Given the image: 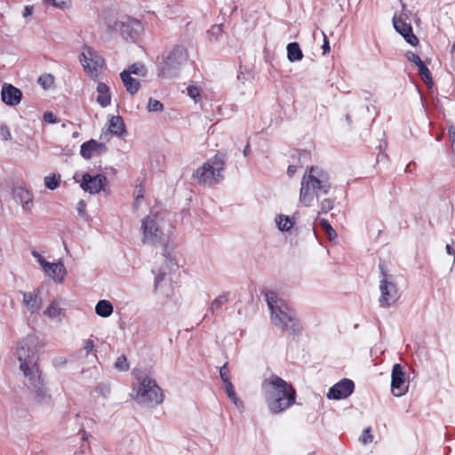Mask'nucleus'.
<instances>
[{
  "label": "nucleus",
  "instance_id": "35",
  "mask_svg": "<svg viewBox=\"0 0 455 455\" xmlns=\"http://www.w3.org/2000/svg\"><path fill=\"white\" fill-rule=\"evenodd\" d=\"M44 2L60 10H68L72 6V0H44Z\"/></svg>",
  "mask_w": 455,
  "mask_h": 455
},
{
  "label": "nucleus",
  "instance_id": "34",
  "mask_svg": "<svg viewBox=\"0 0 455 455\" xmlns=\"http://www.w3.org/2000/svg\"><path fill=\"white\" fill-rule=\"evenodd\" d=\"M124 71L129 72L131 76L132 74L139 76H145L147 75V68L141 63H134V64L131 65L128 68V69H124Z\"/></svg>",
  "mask_w": 455,
  "mask_h": 455
},
{
  "label": "nucleus",
  "instance_id": "24",
  "mask_svg": "<svg viewBox=\"0 0 455 455\" xmlns=\"http://www.w3.org/2000/svg\"><path fill=\"white\" fill-rule=\"evenodd\" d=\"M96 101L101 108H107L111 105L112 95L110 88L103 82H99L96 87Z\"/></svg>",
  "mask_w": 455,
  "mask_h": 455
},
{
  "label": "nucleus",
  "instance_id": "49",
  "mask_svg": "<svg viewBox=\"0 0 455 455\" xmlns=\"http://www.w3.org/2000/svg\"><path fill=\"white\" fill-rule=\"evenodd\" d=\"M44 120L49 124H56L58 122L56 116L52 112H45Z\"/></svg>",
  "mask_w": 455,
  "mask_h": 455
},
{
  "label": "nucleus",
  "instance_id": "48",
  "mask_svg": "<svg viewBox=\"0 0 455 455\" xmlns=\"http://www.w3.org/2000/svg\"><path fill=\"white\" fill-rule=\"evenodd\" d=\"M76 210L80 217L85 216L86 204L84 200H80L77 203Z\"/></svg>",
  "mask_w": 455,
  "mask_h": 455
},
{
  "label": "nucleus",
  "instance_id": "18",
  "mask_svg": "<svg viewBox=\"0 0 455 455\" xmlns=\"http://www.w3.org/2000/svg\"><path fill=\"white\" fill-rule=\"evenodd\" d=\"M355 384L351 379H343L333 385L327 393L330 400L346 399L354 392Z\"/></svg>",
  "mask_w": 455,
  "mask_h": 455
},
{
  "label": "nucleus",
  "instance_id": "39",
  "mask_svg": "<svg viewBox=\"0 0 455 455\" xmlns=\"http://www.w3.org/2000/svg\"><path fill=\"white\" fill-rule=\"evenodd\" d=\"M334 206V201L331 198H324L319 202V214H325L330 212Z\"/></svg>",
  "mask_w": 455,
  "mask_h": 455
},
{
  "label": "nucleus",
  "instance_id": "40",
  "mask_svg": "<svg viewBox=\"0 0 455 455\" xmlns=\"http://www.w3.org/2000/svg\"><path fill=\"white\" fill-rule=\"evenodd\" d=\"M147 109L148 112H162L164 105L158 100L150 98L148 102Z\"/></svg>",
  "mask_w": 455,
  "mask_h": 455
},
{
  "label": "nucleus",
  "instance_id": "26",
  "mask_svg": "<svg viewBox=\"0 0 455 455\" xmlns=\"http://www.w3.org/2000/svg\"><path fill=\"white\" fill-rule=\"evenodd\" d=\"M122 82L130 94H135L140 89V83L137 79L132 77L129 72L122 71L120 74Z\"/></svg>",
  "mask_w": 455,
  "mask_h": 455
},
{
  "label": "nucleus",
  "instance_id": "7",
  "mask_svg": "<svg viewBox=\"0 0 455 455\" xmlns=\"http://www.w3.org/2000/svg\"><path fill=\"white\" fill-rule=\"evenodd\" d=\"M224 165L222 157L215 156L197 168L194 177L199 183L207 185L219 183L223 179Z\"/></svg>",
  "mask_w": 455,
  "mask_h": 455
},
{
  "label": "nucleus",
  "instance_id": "43",
  "mask_svg": "<svg viewBox=\"0 0 455 455\" xmlns=\"http://www.w3.org/2000/svg\"><path fill=\"white\" fill-rule=\"evenodd\" d=\"M188 95L196 102L200 100V89L195 85H189L187 88Z\"/></svg>",
  "mask_w": 455,
  "mask_h": 455
},
{
  "label": "nucleus",
  "instance_id": "21",
  "mask_svg": "<svg viewBox=\"0 0 455 455\" xmlns=\"http://www.w3.org/2000/svg\"><path fill=\"white\" fill-rule=\"evenodd\" d=\"M1 99L7 106L14 107L20 103L22 92L12 84H4L1 90Z\"/></svg>",
  "mask_w": 455,
  "mask_h": 455
},
{
  "label": "nucleus",
  "instance_id": "51",
  "mask_svg": "<svg viewBox=\"0 0 455 455\" xmlns=\"http://www.w3.org/2000/svg\"><path fill=\"white\" fill-rule=\"evenodd\" d=\"M323 44L322 46V49H323V53L326 54L331 51V48H330V44H329L326 35L324 33H323Z\"/></svg>",
  "mask_w": 455,
  "mask_h": 455
},
{
  "label": "nucleus",
  "instance_id": "47",
  "mask_svg": "<svg viewBox=\"0 0 455 455\" xmlns=\"http://www.w3.org/2000/svg\"><path fill=\"white\" fill-rule=\"evenodd\" d=\"M220 376L222 380V383H225L226 380H230L229 372H228V369L227 367V364H224L222 367H220Z\"/></svg>",
  "mask_w": 455,
  "mask_h": 455
},
{
  "label": "nucleus",
  "instance_id": "8",
  "mask_svg": "<svg viewBox=\"0 0 455 455\" xmlns=\"http://www.w3.org/2000/svg\"><path fill=\"white\" fill-rule=\"evenodd\" d=\"M188 60L187 51L183 47L173 48L159 64L158 76L172 78L178 75L181 67Z\"/></svg>",
  "mask_w": 455,
  "mask_h": 455
},
{
  "label": "nucleus",
  "instance_id": "20",
  "mask_svg": "<svg viewBox=\"0 0 455 455\" xmlns=\"http://www.w3.org/2000/svg\"><path fill=\"white\" fill-rule=\"evenodd\" d=\"M393 25L397 33H399L405 41L412 46L418 44L419 40L412 32V28L410 23L405 22L402 18L393 17Z\"/></svg>",
  "mask_w": 455,
  "mask_h": 455
},
{
  "label": "nucleus",
  "instance_id": "15",
  "mask_svg": "<svg viewBox=\"0 0 455 455\" xmlns=\"http://www.w3.org/2000/svg\"><path fill=\"white\" fill-rule=\"evenodd\" d=\"M409 383L406 380V372L400 363H395L391 371V392L393 395L401 397L408 392Z\"/></svg>",
  "mask_w": 455,
  "mask_h": 455
},
{
  "label": "nucleus",
  "instance_id": "12",
  "mask_svg": "<svg viewBox=\"0 0 455 455\" xmlns=\"http://www.w3.org/2000/svg\"><path fill=\"white\" fill-rule=\"evenodd\" d=\"M76 361L82 366L81 372L85 373L90 368L95 367L98 356L95 350V343L91 339L82 341V346L74 355Z\"/></svg>",
  "mask_w": 455,
  "mask_h": 455
},
{
  "label": "nucleus",
  "instance_id": "37",
  "mask_svg": "<svg viewBox=\"0 0 455 455\" xmlns=\"http://www.w3.org/2000/svg\"><path fill=\"white\" fill-rule=\"evenodd\" d=\"M60 175H49L44 177V186L51 190L56 189L60 186Z\"/></svg>",
  "mask_w": 455,
  "mask_h": 455
},
{
  "label": "nucleus",
  "instance_id": "3",
  "mask_svg": "<svg viewBox=\"0 0 455 455\" xmlns=\"http://www.w3.org/2000/svg\"><path fill=\"white\" fill-rule=\"evenodd\" d=\"M331 188L329 173L321 167L309 168L304 174L299 189V203L309 207L315 200L326 196Z\"/></svg>",
  "mask_w": 455,
  "mask_h": 455
},
{
  "label": "nucleus",
  "instance_id": "45",
  "mask_svg": "<svg viewBox=\"0 0 455 455\" xmlns=\"http://www.w3.org/2000/svg\"><path fill=\"white\" fill-rule=\"evenodd\" d=\"M406 58L410 62L415 64L416 67L423 62L419 56L412 52H407Z\"/></svg>",
  "mask_w": 455,
  "mask_h": 455
},
{
  "label": "nucleus",
  "instance_id": "14",
  "mask_svg": "<svg viewBox=\"0 0 455 455\" xmlns=\"http://www.w3.org/2000/svg\"><path fill=\"white\" fill-rule=\"evenodd\" d=\"M78 174L76 173L74 179L76 182L80 183V187L90 194H97L101 190L105 189L107 185V178L104 174L97 173H84L82 175V179H77Z\"/></svg>",
  "mask_w": 455,
  "mask_h": 455
},
{
  "label": "nucleus",
  "instance_id": "4",
  "mask_svg": "<svg viewBox=\"0 0 455 455\" xmlns=\"http://www.w3.org/2000/svg\"><path fill=\"white\" fill-rule=\"evenodd\" d=\"M265 299L271 311V321L275 327L287 333L299 331L300 325L296 314L284 299L274 291H267Z\"/></svg>",
  "mask_w": 455,
  "mask_h": 455
},
{
  "label": "nucleus",
  "instance_id": "1",
  "mask_svg": "<svg viewBox=\"0 0 455 455\" xmlns=\"http://www.w3.org/2000/svg\"><path fill=\"white\" fill-rule=\"evenodd\" d=\"M43 343L38 336L29 334L20 339L15 347L14 355L23 374V384L37 402L51 398L39 368V352Z\"/></svg>",
  "mask_w": 455,
  "mask_h": 455
},
{
  "label": "nucleus",
  "instance_id": "53",
  "mask_svg": "<svg viewBox=\"0 0 455 455\" xmlns=\"http://www.w3.org/2000/svg\"><path fill=\"white\" fill-rule=\"evenodd\" d=\"M297 172V166L295 165H289L287 169V174L289 177L294 176V174Z\"/></svg>",
  "mask_w": 455,
  "mask_h": 455
},
{
  "label": "nucleus",
  "instance_id": "23",
  "mask_svg": "<svg viewBox=\"0 0 455 455\" xmlns=\"http://www.w3.org/2000/svg\"><path fill=\"white\" fill-rule=\"evenodd\" d=\"M33 194L24 187L13 189V199L20 204L24 211H29L33 204Z\"/></svg>",
  "mask_w": 455,
  "mask_h": 455
},
{
  "label": "nucleus",
  "instance_id": "25",
  "mask_svg": "<svg viewBox=\"0 0 455 455\" xmlns=\"http://www.w3.org/2000/svg\"><path fill=\"white\" fill-rule=\"evenodd\" d=\"M108 132L118 137L125 133V125L124 120L119 116H113L108 120Z\"/></svg>",
  "mask_w": 455,
  "mask_h": 455
},
{
  "label": "nucleus",
  "instance_id": "13",
  "mask_svg": "<svg viewBox=\"0 0 455 455\" xmlns=\"http://www.w3.org/2000/svg\"><path fill=\"white\" fill-rule=\"evenodd\" d=\"M114 29L125 40L136 41L143 32L141 22L131 17H124L114 22Z\"/></svg>",
  "mask_w": 455,
  "mask_h": 455
},
{
  "label": "nucleus",
  "instance_id": "36",
  "mask_svg": "<svg viewBox=\"0 0 455 455\" xmlns=\"http://www.w3.org/2000/svg\"><path fill=\"white\" fill-rule=\"evenodd\" d=\"M418 71L419 76H421V79L427 84H432V76L429 69L427 68V66L422 62L418 67Z\"/></svg>",
  "mask_w": 455,
  "mask_h": 455
},
{
  "label": "nucleus",
  "instance_id": "5",
  "mask_svg": "<svg viewBox=\"0 0 455 455\" xmlns=\"http://www.w3.org/2000/svg\"><path fill=\"white\" fill-rule=\"evenodd\" d=\"M131 395L140 405L155 407L164 400V394L156 381L147 375L138 376Z\"/></svg>",
  "mask_w": 455,
  "mask_h": 455
},
{
  "label": "nucleus",
  "instance_id": "16",
  "mask_svg": "<svg viewBox=\"0 0 455 455\" xmlns=\"http://www.w3.org/2000/svg\"><path fill=\"white\" fill-rule=\"evenodd\" d=\"M43 315L52 322L61 323L67 316L65 299L60 297L53 298L44 309Z\"/></svg>",
  "mask_w": 455,
  "mask_h": 455
},
{
  "label": "nucleus",
  "instance_id": "38",
  "mask_svg": "<svg viewBox=\"0 0 455 455\" xmlns=\"http://www.w3.org/2000/svg\"><path fill=\"white\" fill-rule=\"evenodd\" d=\"M38 83L44 89H50L54 84V76L51 74H44L39 76Z\"/></svg>",
  "mask_w": 455,
  "mask_h": 455
},
{
  "label": "nucleus",
  "instance_id": "32",
  "mask_svg": "<svg viewBox=\"0 0 455 455\" xmlns=\"http://www.w3.org/2000/svg\"><path fill=\"white\" fill-rule=\"evenodd\" d=\"M223 33V28L221 24H216L207 30V36L209 41L217 42Z\"/></svg>",
  "mask_w": 455,
  "mask_h": 455
},
{
  "label": "nucleus",
  "instance_id": "22",
  "mask_svg": "<svg viewBox=\"0 0 455 455\" xmlns=\"http://www.w3.org/2000/svg\"><path fill=\"white\" fill-rule=\"evenodd\" d=\"M107 151V147L104 143L98 142L95 140H91L81 145L80 154L85 159H91L95 156H100Z\"/></svg>",
  "mask_w": 455,
  "mask_h": 455
},
{
  "label": "nucleus",
  "instance_id": "2",
  "mask_svg": "<svg viewBox=\"0 0 455 455\" xmlns=\"http://www.w3.org/2000/svg\"><path fill=\"white\" fill-rule=\"evenodd\" d=\"M261 394L268 411L275 415L284 412L296 403L294 387L277 375L262 381Z\"/></svg>",
  "mask_w": 455,
  "mask_h": 455
},
{
  "label": "nucleus",
  "instance_id": "10",
  "mask_svg": "<svg viewBox=\"0 0 455 455\" xmlns=\"http://www.w3.org/2000/svg\"><path fill=\"white\" fill-rule=\"evenodd\" d=\"M32 256L40 265L46 276L56 283H63L68 275V270L61 260L51 263L47 261L38 251H32Z\"/></svg>",
  "mask_w": 455,
  "mask_h": 455
},
{
  "label": "nucleus",
  "instance_id": "6",
  "mask_svg": "<svg viewBox=\"0 0 455 455\" xmlns=\"http://www.w3.org/2000/svg\"><path fill=\"white\" fill-rule=\"evenodd\" d=\"M165 214L156 210L142 219L140 230L142 232L141 241L144 244L156 245L161 243L164 235V220Z\"/></svg>",
  "mask_w": 455,
  "mask_h": 455
},
{
  "label": "nucleus",
  "instance_id": "31",
  "mask_svg": "<svg viewBox=\"0 0 455 455\" xmlns=\"http://www.w3.org/2000/svg\"><path fill=\"white\" fill-rule=\"evenodd\" d=\"M228 301V292H223L216 297L211 303L209 312L213 313L216 309Z\"/></svg>",
  "mask_w": 455,
  "mask_h": 455
},
{
  "label": "nucleus",
  "instance_id": "30",
  "mask_svg": "<svg viewBox=\"0 0 455 455\" xmlns=\"http://www.w3.org/2000/svg\"><path fill=\"white\" fill-rule=\"evenodd\" d=\"M287 58L291 62H295L302 60L303 52L298 43L288 44Z\"/></svg>",
  "mask_w": 455,
  "mask_h": 455
},
{
  "label": "nucleus",
  "instance_id": "19",
  "mask_svg": "<svg viewBox=\"0 0 455 455\" xmlns=\"http://www.w3.org/2000/svg\"><path fill=\"white\" fill-rule=\"evenodd\" d=\"M22 295V305L27 311L33 315L39 312L42 306V298L40 290L35 289L31 291H20Z\"/></svg>",
  "mask_w": 455,
  "mask_h": 455
},
{
  "label": "nucleus",
  "instance_id": "56",
  "mask_svg": "<svg viewBox=\"0 0 455 455\" xmlns=\"http://www.w3.org/2000/svg\"><path fill=\"white\" fill-rule=\"evenodd\" d=\"M451 151H452L453 156L455 157V141L451 143Z\"/></svg>",
  "mask_w": 455,
  "mask_h": 455
},
{
  "label": "nucleus",
  "instance_id": "46",
  "mask_svg": "<svg viewBox=\"0 0 455 455\" xmlns=\"http://www.w3.org/2000/svg\"><path fill=\"white\" fill-rule=\"evenodd\" d=\"M0 135L4 140H10L12 139L11 132L6 125L0 126Z\"/></svg>",
  "mask_w": 455,
  "mask_h": 455
},
{
  "label": "nucleus",
  "instance_id": "41",
  "mask_svg": "<svg viewBox=\"0 0 455 455\" xmlns=\"http://www.w3.org/2000/svg\"><path fill=\"white\" fill-rule=\"evenodd\" d=\"M115 367L121 371H125L129 369L128 360L125 355H122L117 357Z\"/></svg>",
  "mask_w": 455,
  "mask_h": 455
},
{
  "label": "nucleus",
  "instance_id": "29",
  "mask_svg": "<svg viewBox=\"0 0 455 455\" xmlns=\"http://www.w3.org/2000/svg\"><path fill=\"white\" fill-rule=\"evenodd\" d=\"M223 388L228 395V397L231 400L233 404L239 410L243 409V403L237 397L234 386L231 382V380H226L225 383H223Z\"/></svg>",
  "mask_w": 455,
  "mask_h": 455
},
{
  "label": "nucleus",
  "instance_id": "11",
  "mask_svg": "<svg viewBox=\"0 0 455 455\" xmlns=\"http://www.w3.org/2000/svg\"><path fill=\"white\" fill-rule=\"evenodd\" d=\"M379 289L380 291L379 303L381 307H388L398 300L399 292L392 275L382 272Z\"/></svg>",
  "mask_w": 455,
  "mask_h": 455
},
{
  "label": "nucleus",
  "instance_id": "9",
  "mask_svg": "<svg viewBox=\"0 0 455 455\" xmlns=\"http://www.w3.org/2000/svg\"><path fill=\"white\" fill-rule=\"evenodd\" d=\"M80 62L84 71L97 81L105 68V60L102 56L92 47L84 46L80 54Z\"/></svg>",
  "mask_w": 455,
  "mask_h": 455
},
{
  "label": "nucleus",
  "instance_id": "17",
  "mask_svg": "<svg viewBox=\"0 0 455 455\" xmlns=\"http://www.w3.org/2000/svg\"><path fill=\"white\" fill-rule=\"evenodd\" d=\"M169 268L170 267L166 266L164 267H160L157 270H153V273L155 274V290L158 293L164 294L167 297L175 295L171 283L172 280L169 276L170 273L167 272V269Z\"/></svg>",
  "mask_w": 455,
  "mask_h": 455
},
{
  "label": "nucleus",
  "instance_id": "52",
  "mask_svg": "<svg viewBox=\"0 0 455 455\" xmlns=\"http://www.w3.org/2000/svg\"><path fill=\"white\" fill-rule=\"evenodd\" d=\"M448 134H449L451 143L455 142V127L454 126L451 125L448 128Z\"/></svg>",
  "mask_w": 455,
  "mask_h": 455
},
{
  "label": "nucleus",
  "instance_id": "44",
  "mask_svg": "<svg viewBox=\"0 0 455 455\" xmlns=\"http://www.w3.org/2000/svg\"><path fill=\"white\" fill-rule=\"evenodd\" d=\"M95 392L103 397H108L110 395L111 388L108 384H100L97 386Z\"/></svg>",
  "mask_w": 455,
  "mask_h": 455
},
{
  "label": "nucleus",
  "instance_id": "27",
  "mask_svg": "<svg viewBox=\"0 0 455 455\" xmlns=\"http://www.w3.org/2000/svg\"><path fill=\"white\" fill-rule=\"evenodd\" d=\"M275 223L279 231L289 232L295 225V220L288 215L278 214L275 218Z\"/></svg>",
  "mask_w": 455,
  "mask_h": 455
},
{
  "label": "nucleus",
  "instance_id": "28",
  "mask_svg": "<svg viewBox=\"0 0 455 455\" xmlns=\"http://www.w3.org/2000/svg\"><path fill=\"white\" fill-rule=\"evenodd\" d=\"M114 312V307L112 303L107 299H100L95 305V313L97 315L108 318Z\"/></svg>",
  "mask_w": 455,
  "mask_h": 455
},
{
  "label": "nucleus",
  "instance_id": "33",
  "mask_svg": "<svg viewBox=\"0 0 455 455\" xmlns=\"http://www.w3.org/2000/svg\"><path fill=\"white\" fill-rule=\"evenodd\" d=\"M319 224L321 228L325 231L326 235H328L331 241H334L335 239H337L338 235L327 220L321 219L319 220Z\"/></svg>",
  "mask_w": 455,
  "mask_h": 455
},
{
  "label": "nucleus",
  "instance_id": "50",
  "mask_svg": "<svg viewBox=\"0 0 455 455\" xmlns=\"http://www.w3.org/2000/svg\"><path fill=\"white\" fill-rule=\"evenodd\" d=\"M34 11V5H26L22 12L23 18L27 19L30 15H32Z\"/></svg>",
  "mask_w": 455,
  "mask_h": 455
},
{
  "label": "nucleus",
  "instance_id": "42",
  "mask_svg": "<svg viewBox=\"0 0 455 455\" xmlns=\"http://www.w3.org/2000/svg\"><path fill=\"white\" fill-rule=\"evenodd\" d=\"M373 435L371 434V428L367 427L363 430V435L359 437V442L364 445L372 443Z\"/></svg>",
  "mask_w": 455,
  "mask_h": 455
},
{
  "label": "nucleus",
  "instance_id": "55",
  "mask_svg": "<svg viewBox=\"0 0 455 455\" xmlns=\"http://www.w3.org/2000/svg\"><path fill=\"white\" fill-rule=\"evenodd\" d=\"M249 152H250V146H249V144H247V145L245 146L244 149H243V156H248V154H249Z\"/></svg>",
  "mask_w": 455,
  "mask_h": 455
},
{
  "label": "nucleus",
  "instance_id": "54",
  "mask_svg": "<svg viewBox=\"0 0 455 455\" xmlns=\"http://www.w3.org/2000/svg\"><path fill=\"white\" fill-rule=\"evenodd\" d=\"M445 249H446V251H447L448 254L455 255L454 249L450 244H447Z\"/></svg>",
  "mask_w": 455,
  "mask_h": 455
}]
</instances>
